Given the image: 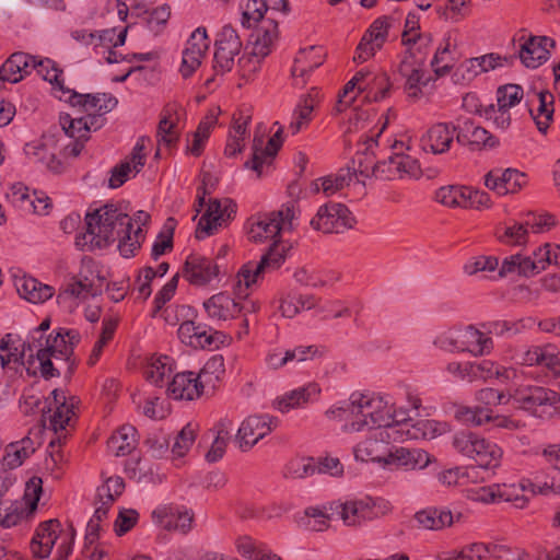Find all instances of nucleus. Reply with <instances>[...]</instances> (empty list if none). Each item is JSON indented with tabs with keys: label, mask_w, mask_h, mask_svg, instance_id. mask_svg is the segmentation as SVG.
Instances as JSON below:
<instances>
[{
	"label": "nucleus",
	"mask_w": 560,
	"mask_h": 560,
	"mask_svg": "<svg viewBox=\"0 0 560 560\" xmlns=\"http://www.w3.org/2000/svg\"><path fill=\"white\" fill-rule=\"evenodd\" d=\"M523 97V88L517 84H506L500 86L497 91V102L499 108H511L520 103Z\"/></svg>",
	"instance_id": "obj_53"
},
{
	"label": "nucleus",
	"mask_w": 560,
	"mask_h": 560,
	"mask_svg": "<svg viewBox=\"0 0 560 560\" xmlns=\"http://www.w3.org/2000/svg\"><path fill=\"white\" fill-rule=\"evenodd\" d=\"M453 125L446 122L434 124L421 138L422 148L433 154L446 152L454 139Z\"/></svg>",
	"instance_id": "obj_30"
},
{
	"label": "nucleus",
	"mask_w": 560,
	"mask_h": 560,
	"mask_svg": "<svg viewBox=\"0 0 560 560\" xmlns=\"http://www.w3.org/2000/svg\"><path fill=\"white\" fill-rule=\"evenodd\" d=\"M476 474H477L476 467H467V468L455 467V468H451V469L442 471L439 475V480L443 485L452 486V485L463 483V480L465 478H467V479L474 478Z\"/></svg>",
	"instance_id": "obj_60"
},
{
	"label": "nucleus",
	"mask_w": 560,
	"mask_h": 560,
	"mask_svg": "<svg viewBox=\"0 0 560 560\" xmlns=\"http://www.w3.org/2000/svg\"><path fill=\"white\" fill-rule=\"evenodd\" d=\"M497 238L506 245H523L527 242V228L523 223L514 222L510 226H498Z\"/></svg>",
	"instance_id": "obj_45"
},
{
	"label": "nucleus",
	"mask_w": 560,
	"mask_h": 560,
	"mask_svg": "<svg viewBox=\"0 0 560 560\" xmlns=\"http://www.w3.org/2000/svg\"><path fill=\"white\" fill-rule=\"evenodd\" d=\"M453 446L462 455L472 459L481 468H495L500 465L502 450L493 442L469 431L454 435Z\"/></svg>",
	"instance_id": "obj_4"
},
{
	"label": "nucleus",
	"mask_w": 560,
	"mask_h": 560,
	"mask_svg": "<svg viewBox=\"0 0 560 560\" xmlns=\"http://www.w3.org/2000/svg\"><path fill=\"white\" fill-rule=\"evenodd\" d=\"M34 70L37 71V73L49 83L57 86L59 90H61L63 93H67V90L63 88L62 82L59 80L60 74L62 73V70H60L57 67V63L52 61L49 58L45 59H37L35 57V61L33 62Z\"/></svg>",
	"instance_id": "obj_46"
},
{
	"label": "nucleus",
	"mask_w": 560,
	"mask_h": 560,
	"mask_svg": "<svg viewBox=\"0 0 560 560\" xmlns=\"http://www.w3.org/2000/svg\"><path fill=\"white\" fill-rule=\"evenodd\" d=\"M214 70L217 72H229L234 65V57L242 49V42L236 31L231 25H225L215 42Z\"/></svg>",
	"instance_id": "obj_14"
},
{
	"label": "nucleus",
	"mask_w": 560,
	"mask_h": 560,
	"mask_svg": "<svg viewBox=\"0 0 560 560\" xmlns=\"http://www.w3.org/2000/svg\"><path fill=\"white\" fill-rule=\"evenodd\" d=\"M35 358L39 363L40 375L45 380L60 376L61 369H66V366L59 363V361L54 363L52 359H55V355L51 352L45 351L43 348L37 351Z\"/></svg>",
	"instance_id": "obj_50"
},
{
	"label": "nucleus",
	"mask_w": 560,
	"mask_h": 560,
	"mask_svg": "<svg viewBox=\"0 0 560 560\" xmlns=\"http://www.w3.org/2000/svg\"><path fill=\"white\" fill-rule=\"evenodd\" d=\"M522 363L547 368L560 381V357L555 345L532 346L522 355Z\"/></svg>",
	"instance_id": "obj_22"
},
{
	"label": "nucleus",
	"mask_w": 560,
	"mask_h": 560,
	"mask_svg": "<svg viewBox=\"0 0 560 560\" xmlns=\"http://www.w3.org/2000/svg\"><path fill=\"white\" fill-rule=\"evenodd\" d=\"M125 482L121 477H110L97 489V500L110 504L122 493Z\"/></svg>",
	"instance_id": "obj_49"
},
{
	"label": "nucleus",
	"mask_w": 560,
	"mask_h": 560,
	"mask_svg": "<svg viewBox=\"0 0 560 560\" xmlns=\"http://www.w3.org/2000/svg\"><path fill=\"white\" fill-rule=\"evenodd\" d=\"M152 520L155 525L168 532L178 530L186 534L191 529L194 514L173 505H163L152 512Z\"/></svg>",
	"instance_id": "obj_20"
},
{
	"label": "nucleus",
	"mask_w": 560,
	"mask_h": 560,
	"mask_svg": "<svg viewBox=\"0 0 560 560\" xmlns=\"http://www.w3.org/2000/svg\"><path fill=\"white\" fill-rule=\"evenodd\" d=\"M351 415H361L362 418L345 424V431L359 432L364 428H389L392 424L385 421L380 412L382 399L370 397L369 395L353 393L350 397Z\"/></svg>",
	"instance_id": "obj_6"
},
{
	"label": "nucleus",
	"mask_w": 560,
	"mask_h": 560,
	"mask_svg": "<svg viewBox=\"0 0 560 560\" xmlns=\"http://www.w3.org/2000/svg\"><path fill=\"white\" fill-rule=\"evenodd\" d=\"M467 369L471 374V381L475 378H483L487 380L489 377H492L495 375L497 377H500L506 373L504 370L501 372L498 366H495L490 361H482L480 363H469L467 362Z\"/></svg>",
	"instance_id": "obj_62"
},
{
	"label": "nucleus",
	"mask_w": 560,
	"mask_h": 560,
	"mask_svg": "<svg viewBox=\"0 0 560 560\" xmlns=\"http://www.w3.org/2000/svg\"><path fill=\"white\" fill-rule=\"evenodd\" d=\"M177 334L182 342L195 349H217L226 339V335L222 331L195 320L182 323Z\"/></svg>",
	"instance_id": "obj_10"
},
{
	"label": "nucleus",
	"mask_w": 560,
	"mask_h": 560,
	"mask_svg": "<svg viewBox=\"0 0 560 560\" xmlns=\"http://www.w3.org/2000/svg\"><path fill=\"white\" fill-rule=\"evenodd\" d=\"M264 138L262 136L255 135L253 139V154L252 159L246 161L244 166L246 168H250L257 173V176L260 177L262 173V166L267 164V155H265V148H262Z\"/></svg>",
	"instance_id": "obj_56"
},
{
	"label": "nucleus",
	"mask_w": 560,
	"mask_h": 560,
	"mask_svg": "<svg viewBox=\"0 0 560 560\" xmlns=\"http://www.w3.org/2000/svg\"><path fill=\"white\" fill-rule=\"evenodd\" d=\"M139 513L133 509H122L114 524V530L117 536L128 533L138 522Z\"/></svg>",
	"instance_id": "obj_63"
},
{
	"label": "nucleus",
	"mask_w": 560,
	"mask_h": 560,
	"mask_svg": "<svg viewBox=\"0 0 560 560\" xmlns=\"http://www.w3.org/2000/svg\"><path fill=\"white\" fill-rule=\"evenodd\" d=\"M353 176L350 167L340 168L337 174L320 178L322 190L326 196H331L348 186Z\"/></svg>",
	"instance_id": "obj_47"
},
{
	"label": "nucleus",
	"mask_w": 560,
	"mask_h": 560,
	"mask_svg": "<svg viewBox=\"0 0 560 560\" xmlns=\"http://www.w3.org/2000/svg\"><path fill=\"white\" fill-rule=\"evenodd\" d=\"M278 425V419L268 415L249 416L246 418L236 434L242 451L253 447Z\"/></svg>",
	"instance_id": "obj_13"
},
{
	"label": "nucleus",
	"mask_w": 560,
	"mask_h": 560,
	"mask_svg": "<svg viewBox=\"0 0 560 560\" xmlns=\"http://www.w3.org/2000/svg\"><path fill=\"white\" fill-rule=\"evenodd\" d=\"M70 94L69 103L80 106L84 112L107 114L117 106V98L108 93L81 94L67 89Z\"/></svg>",
	"instance_id": "obj_26"
},
{
	"label": "nucleus",
	"mask_w": 560,
	"mask_h": 560,
	"mask_svg": "<svg viewBox=\"0 0 560 560\" xmlns=\"http://www.w3.org/2000/svg\"><path fill=\"white\" fill-rule=\"evenodd\" d=\"M236 213V203L225 198L210 199L206 212L201 215L195 236L198 240H203L207 236L214 234L218 228L225 225L233 215Z\"/></svg>",
	"instance_id": "obj_9"
},
{
	"label": "nucleus",
	"mask_w": 560,
	"mask_h": 560,
	"mask_svg": "<svg viewBox=\"0 0 560 560\" xmlns=\"http://www.w3.org/2000/svg\"><path fill=\"white\" fill-rule=\"evenodd\" d=\"M203 388L197 374L194 372H183L174 375L168 383L167 394L177 400H194L202 394Z\"/></svg>",
	"instance_id": "obj_25"
},
{
	"label": "nucleus",
	"mask_w": 560,
	"mask_h": 560,
	"mask_svg": "<svg viewBox=\"0 0 560 560\" xmlns=\"http://www.w3.org/2000/svg\"><path fill=\"white\" fill-rule=\"evenodd\" d=\"M462 513L456 516L447 509L428 508L415 514V521L418 528L440 530L446 526H451L455 521L462 518Z\"/></svg>",
	"instance_id": "obj_31"
},
{
	"label": "nucleus",
	"mask_w": 560,
	"mask_h": 560,
	"mask_svg": "<svg viewBox=\"0 0 560 560\" xmlns=\"http://www.w3.org/2000/svg\"><path fill=\"white\" fill-rule=\"evenodd\" d=\"M267 10L266 0H248L243 11L242 25L248 28L252 27L253 24L258 23L264 18Z\"/></svg>",
	"instance_id": "obj_55"
},
{
	"label": "nucleus",
	"mask_w": 560,
	"mask_h": 560,
	"mask_svg": "<svg viewBox=\"0 0 560 560\" xmlns=\"http://www.w3.org/2000/svg\"><path fill=\"white\" fill-rule=\"evenodd\" d=\"M419 164L409 155L399 152L392 153L387 159L377 161L372 167V177L382 180H393L404 175L417 176Z\"/></svg>",
	"instance_id": "obj_12"
},
{
	"label": "nucleus",
	"mask_w": 560,
	"mask_h": 560,
	"mask_svg": "<svg viewBox=\"0 0 560 560\" xmlns=\"http://www.w3.org/2000/svg\"><path fill=\"white\" fill-rule=\"evenodd\" d=\"M264 58L265 57L255 55L254 50H252L250 54L243 55L238 59L240 77L245 81L252 80L254 75L259 71Z\"/></svg>",
	"instance_id": "obj_59"
},
{
	"label": "nucleus",
	"mask_w": 560,
	"mask_h": 560,
	"mask_svg": "<svg viewBox=\"0 0 560 560\" xmlns=\"http://www.w3.org/2000/svg\"><path fill=\"white\" fill-rule=\"evenodd\" d=\"M355 223L357 220L348 207L334 202L320 206L316 215L311 220V226L325 234L343 233L353 229Z\"/></svg>",
	"instance_id": "obj_8"
},
{
	"label": "nucleus",
	"mask_w": 560,
	"mask_h": 560,
	"mask_svg": "<svg viewBox=\"0 0 560 560\" xmlns=\"http://www.w3.org/2000/svg\"><path fill=\"white\" fill-rule=\"evenodd\" d=\"M455 418L466 424L480 427L487 423H491L493 419V412L488 407H458L455 411Z\"/></svg>",
	"instance_id": "obj_40"
},
{
	"label": "nucleus",
	"mask_w": 560,
	"mask_h": 560,
	"mask_svg": "<svg viewBox=\"0 0 560 560\" xmlns=\"http://www.w3.org/2000/svg\"><path fill=\"white\" fill-rule=\"evenodd\" d=\"M499 260L493 256H479L464 266V271L469 275H476L479 271H493L498 268Z\"/></svg>",
	"instance_id": "obj_64"
},
{
	"label": "nucleus",
	"mask_w": 560,
	"mask_h": 560,
	"mask_svg": "<svg viewBox=\"0 0 560 560\" xmlns=\"http://www.w3.org/2000/svg\"><path fill=\"white\" fill-rule=\"evenodd\" d=\"M392 89L389 75L377 72L371 75L365 85L360 86V92H365V98L370 102H381L390 95Z\"/></svg>",
	"instance_id": "obj_36"
},
{
	"label": "nucleus",
	"mask_w": 560,
	"mask_h": 560,
	"mask_svg": "<svg viewBox=\"0 0 560 560\" xmlns=\"http://www.w3.org/2000/svg\"><path fill=\"white\" fill-rule=\"evenodd\" d=\"M196 439V431L191 424L185 425L177 434L175 442L172 446V453L177 457H183L187 454Z\"/></svg>",
	"instance_id": "obj_57"
},
{
	"label": "nucleus",
	"mask_w": 560,
	"mask_h": 560,
	"mask_svg": "<svg viewBox=\"0 0 560 560\" xmlns=\"http://www.w3.org/2000/svg\"><path fill=\"white\" fill-rule=\"evenodd\" d=\"M60 528L61 524L57 518L42 522L38 525L31 541V550L34 557L38 559H45L49 557L56 540L58 539Z\"/></svg>",
	"instance_id": "obj_23"
},
{
	"label": "nucleus",
	"mask_w": 560,
	"mask_h": 560,
	"mask_svg": "<svg viewBox=\"0 0 560 560\" xmlns=\"http://www.w3.org/2000/svg\"><path fill=\"white\" fill-rule=\"evenodd\" d=\"M132 219L114 205H105L85 215V233L75 238L81 249L104 248L118 241V249L126 257L135 256L140 248L144 234L141 228L132 230Z\"/></svg>",
	"instance_id": "obj_1"
},
{
	"label": "nucleus",
	"mask_w": 560,
	"mask_h": 560,
	"mask_svg": "<svg viewBox=\"0 0 560 560\" xmlns=\"http://www.w3.org/2000/svg\"><path fill=\"white\" fill-rule=\"evenodd\" d=\"M59 122L65 133L72 139H84L89 140V135H85L86 129L85 120L80 118H72L69 114H61Z\"/></svg>",
	"instance_id": "obj_54"
},
{
	"label": "nucleus",
	"mask_w": 560,
	"mask_h": 560,
	"mask_svg": "<svg viewBox=\"0 0 560 560\" xmlns=\"http://www.w3.org/2000/svg\"><path fill=\"white\" fill-rule=\"evenodd\" d=\"M445 342L453 350L467 351L475 355H482L492 349V340L474 326L456 330L445 338Z\"/></svg>",
	"instance_id": "obj_15"
},
{
	"label": "nucleus",
	"mask_w": 560,
	"mask_h": 560,
	"mask_svg": "<svg viewBox=\"0 0 560 560\" xmlns=\"http://www.w3.org/2000/svg\"><path fill=\"white\" fill-rule=\"evenodd\" d=\"M314 475V457H294L287 463L283 469V477L287 479H303Z\"/></svg>",
	"instance_id": "obj_42"
},
{
	"label": "nucleus",
	"mask_w": 560,
	"mask_h": 560,
	"mask_svg": "<svg viewBox=\"0 0 560 560\" xmlns=\"http://www.w3.org/2000/svg\"><path fill=\"white\" fill-rule=\"evenodd\" d=\"M11 334H7L0 341V364L4 369L11 363L24 364V357L27 349L22 345V349L13 346Z\"/></svg>",
	"instance_id": "obj_43"
},
{
	"label": "nucleus",
	"mask_w": 560,
	"mask_h": 560,
	"mask_svg": "<svg viewBox=\"0 0 560 560\" xmlns=\"http://www.w3.org/2000/svg\"><path fill=\"white\" fill-rule=\"evenodd\" d=\"M167 360L168 357L154 360L144 371L145 378L154 385L162 386L166 372H171V369L167 368Z\"/></svg>",
	"instance_id": "obj_61"
},
{
	"label": "nucleus",
	"mask_w": 560,
	"mask_h": 560,
	"mask_svg": "<svg viewBox=\"0 0 560 560\" xmlns=\"http://www.w3.org/2000/svg\"><path fill=\"white\" fill-rule=\"evenodd\" d=\"M435 200L446 207L465 208V206H466V187L465 186L441 187L435 192Z\"/></svg>",
	"instance_id": "obj_44"
},
{
	"label": "nucleus",
	"mask_w": 560,
	"mask_h": 560,
	"mask_svg": "<svg viewBox=\"0 0 560 560\" xmlns=\"http://www.w3.org/2000/svg\"><path fill=\"white\" fill-rule=\"evenodd\" d=\"M526 184V174L516 168H494L488 172L485 176L486 187L501 196L515 194Z\"/></svg>",
	"instance_id": "obj_18"
},
{
	"label": "nucleus",
	"mask_w": 560,
	"mask_h": 560,
	"mask_svg": "<svg viewBox=\"0 0 560 560\" xmlns=\"http://www.w3.org/2000/svg\"><path fill=\"white\" fill-rule=\"evenodd\" d=\"M79 404L75 396L68 398L62 389L56 388L46 398L43 408V417L49 413V428L57 434L56 441L52 440L49 446L54 447L56 443L61 444V440L66 439V428L70 424L71 419L75 416L74 409Z\"/></svg>",
	"instance_id": "obj_5"
},
{
	"label": "nucleus",
	"mask_w": 560,
	"mask_h": 560,
	"mask_svg": "<svg viewBox=\"0 0 560 560\" xmlns=\"http://www.w3.org/2000/svg\"><path fill=\"white\" fill-rule=\"evenodd\" d=\"M96 504L98 505L96 506L93 516L89 521L86 528L85 540L89 544H93L98 538L101 523L107 517L108 511L112 506L110 504H105V502L98 500Z\"/></svg>",
	"instance_id": "obj_52"
},
{
	"label": "nucleus",
	"mask_w": 560,
	"mask_h": 560,
	"mask_svg": "<svg viewBox=\"0 0 560 560\" xmlns=\"http://www.w3.org/2000/svg\"><path fill=\"white\" fill-rule=\"evenodd\" d=\"M330 515L327 508L323 509L310 506L305 509L304 516L300 521V525L307 530L324 532L329 527Z\"/></svg>",
	"instance_id": "obj_41"
},
{
	"label": "nucleus",
	"mask_w": 560,
	"mask_h": 560,
	"mask_svg": "<svg viewBox=\"0 0 560 560\" xmlns=\"http://www.w3.org/2000/svg\"><path fill=\"white\" fill-rule=\"evenodd\" d=\"M513 399L520 408L536 413L539 407L557 405L560 401V395L550 388L528 386L518 389Z\"/></svg>",
	"instance_id": "obj_19"
},
{
	"label": "nucleus",
	"mask_w": 560,
	"mask_h": 560,
	"mask_svg": "<svg viewBox=\"0 0 560 560\" xmlns=\"http://www.w3.org/2000/svg\"><path fill=\"white\" fill-rule=\"evenodd\" d=\"M469 0H446L444 7L438 8V13L445 20L458 21L468 14Z\"/></svg>",
	"instance_id": "obj_58"
},
{
	"label": "nucleus",
	"mask_w": 560,
	"mask_h": 560,
	"mask_svg": "<svg viewBox=\"0 0 560 560\" xmlns=\"http://www.w3.org/2000/svg\"><path fill=\"white\" fill-rule=\"evenodd\" d=\"M175 105H167L162 112L161 119L158 125V141L166 147L174 145L179 140V133L176 130L177 118L172 119V115L176 114Z\"/></svg>",
	"instance_id": "obj_35"
},
{
	"label": "nucleus",
	"mask_w": 560,
	"mask_h": 560,
	"mask_svg": "<svg viewBox=\"0 0 560 560\" xmlns=\"http://www.w3.org/2000/svg\"><path fill=\"white\" fill-rule=\"evenodd\" d=\"M254 37L253 50L255 55L260 57H267L271 49V45L278 37V24L273 20H268L266 25L260 26L256 30Z\"/></svg>",
	"instance_id": "obj_37"
},
{
	"label": "nucleus",
	"mask_w": 560,
	"mask_h": 560,
	"mask_svg": "<svg viewBox=\"0 0 560 560\" xmlns=\"http://www.w3.org/2000/svg\"><path fill=\"white\" fill-rule=\"evenodd\" d=\"M281 213H259L249 219L248 238L254 243H265L269 240L272 244L261 256L258 262L248 261L237 272L236 295L246 299L247 290L262 279L268 272L279 269L285 260L287 248L279 240L281 232L278 224Z\"/></svg>",
	"instance_id": "obj_2"
},
{
	"label": "nucleus",
	"mask_w": 560,
	"mask_h": 560,
	"mask_svg": "<svg viewBox=\"0 0 560 560\" xmlns=\"http://www.w3.org/2000/svg\"><path fill=\"white\" fill-rule=\"evenodd\" d=\"M14 284L20 296L34 304L44 303L55 294L52 287L42 283L33 277L15 278Z\"/></svg>",
	"instance_id": "obj_32"
},
{
	"label": "nucleus",
	"mask_w": 560,
	"mask_h": 560,
	"mask_svg": "<svg viewBox=\"0 0 560 560\" xmlns=\"http://www.w3.org/2000/svg\"><path fill=\"white\" fill-rule=\"evenodd\" d=\"M70 295L73 298H88L89 295L95 296L96 290L94 289L93 281L86 276L79 273L74 277L70 283L67 284L66 289L58 295Z\"/></svg>",
	"instance_id": "obj_48"
},
{
	"label": "nucleus",
	"mask_w": 560,
	"mask_h": 560,
	"mask_svg": "<svg viewBox=\"0 0 560 560\" xmlns=\"http://www.w3.org/2000/svg\"><path fill=\"white\" fill-rule=\"evenodd\" d=\"M392 510L388 500L369 495L346 502H332L329 505V511L336 512L347 526H361L389 514Z\"/></svg>",
	"instance_id": "obj_3"
},
{
	"label": "nucleus",
	"mask_w": 560,
	"mask_h": 560,
	"mask_svg": "<svg viewBox=\"0 0 560 560\" xmlns=\"http://www.w3.org/2000/svg\"><path fill=\"white\" fill-rule=\"evenodd\" d=\"M225 373L224 359L222 355L215 354L211 357L197 374L203 387L215 388Z\"/></svg>",
	"instance_id": "obj_39"
},
{
	"label": "nucleus",
	"mask_w": 560,
	"mask_h": 560,
	"mask_svg": "<svg viewBox=\"0 0 560 560\" xmlns=\"http://www.w3.org/2000/svg\"><path fill=\"white\" fill-rule=\"evenodd\" d=\"M537 98L539 102L538 108L536 110L530 109L529 112L537 129L546 135L555 112L553 95L547 91H541L537 94Z\"/></svg>",
	"instance_id": "obj_38"
},
{
	"label": "nucleus",
	"mask_w": 560,
	"mask_h": 560,
	"mask_svg": "<svg viewBox=\"0 0 560 560\" xmlns=\"http://www.w3.org/2000/svg\"><path fill=\"white\" fill-rule=\"evenodd\" d=\"M136 435L135 427L122 425L108 439L107 447L115 456H126L136 448Z\"/></svg>",
	"instance_id": "obj_34"
},
{
	"label": "nucleus",
	"mask_w": 560,
	"mask_h": 560,
	"mask_svg": "<svg viewBox=\"0 0 560 560\" xmlns=\"http://www.w3.org/2000/svg\"><path fill=\"white\" fill-rule=\"evenodd\" d=\"M203 307L211 319L228 320L242 313L245 305H241L229 294L221 292L206 300Z\"/></svg>",
	"instance_id": "obj_29"
},
{
	"label": "nucleus",
	"mask_w": 560,
	"mask_h": 560,
	"mask_svg": "<svg viewBox=\"0 0 560 560\" xmlns=\"http://www.w3.org/2000/svg\"><path fill=\"white\" fill-rule=\"evenodd\" d=\"M521 33L517 38L520 42L517 56L526 68L536 69L549 59V47H555L556 43L547 36L529 35L526 37L524 30Z\"/></svg>",
	"instance_id": "obj_11"
},
{
	"label": "nucleus",
	"mask_w": 560,
	"mask_h": 560,
	"mask_svg": "<svg viewBox=\"0 0 560 560\" xmlns=\"http://www.w3.org/2000/svg\"><path fill=\"white\" fill-rule=\"evenodd\" d=\"M320 388L317 384L311 383L304 387L293 389L283 397L275 401V407L281 412H287L292 408L301 407L318 396Z\"/></svg>",
	"instance_id": "obj_33"
},
{
	"label": "nucleus",
	"mask_w": 560,
	"mask_h": 560,
	"mask_svg": "<svg viewBox=\"0 0 560 560\" xmlns=\"http://www.w3.org/2000/svg\"><path fill=\"white\" fill-rule=\"evenodd\" d=\"M453 131H456V141L468 145L471 150H479L482 147L493 148L498 144V140L488 130L476 126L470 119L453 127Z\"/></svg>",
	"instance_id": "obj_21"
},
{
	"label": "nucleus",
	"mask_w": 560,
	"mask_h": 560,
	"mask_svg": "<svg viewBox=\"0 0 560 560\" xmlns=\"http://www.w3.org/2000/svg\"><path fill=\"white\" fill-rule=\"evenodd\" d=\"M389 23L387 18L375 20L361 38L353 57L354 62H363L375 55L387 39Z\"/></svg>",
	"instance_id": "obj_17"
},
{
	"label": "nucleus",
	"mask_w": 560,
	"mask_h": 560,
	"mask_svg": "<svg viewBox=\"0 0 560 560\" xmlns=\"http://www.w3.org/2000/svg\"><path fill=\"white\" fill-rule=\"evenodd\" d=\"M220 267L211 258L192 253L187 256L183 277L192 285L205 287L219 276Z\"/></svg>",
	"instance_id": "obj_16"
},
{
	"label": "nucleus",
	"mask_w": 560,
	"mask_h": 560,
	"mask_svg": "<svg viewBox=\"0 0 560 560\" xmlns=\"http://www.w3.org/2000/svg\"><path fill=\"white\" fill-rule=\"evenodd\" d=\"M35 56L23 51L13 52L0 67V81L18 83L34 70Z\"/></svg>",
	"instance_id": "obj_24"
},
{
	"label": "nucleus",
	"mask_w": 560,
	"mask_h": 560,
	"mask_svg": "<svg viewBox=\"0 0 560 560\" xmlns=\"http://www.w3.org/2000/svg\"><path fill=\"white\" fill-rule=\"evenodd\" d=\"M116 327H117V322H115L113 319H104L103 320L102 334H101L98 340L95 342V345L92 349V352L89 357V360H88L89 365H94L98 361L104 347L107 345V342L109 340H112L114 332L116 330Z\"/></svg>",
	"instance_id": "obj_51"
},
{
	"label": "nucleus",
	"mask_w": 560,
	"mask_h": 560,
	"mask_svg": "<svg viewBox=\"0 0 560 560\" xmlns=\"http://www.w3.org/2000/svg\"><path fill=\"white\" fill-rule=\"evenodd\" d=\"M42 480L33 478L28 483L26 491H32L33 499L28 502L27 510L22 502L11 501L4 498L7 487L3 480H0V525L2 527H12L21 522L24 516L34 513L37 508V502L42 493Z\"/></svg>",
	"instance_id": "obj_7"
},
{
	"label": "nucleus",
	"mask_w": 560,
	"mask_h": 560,
	"mask_svg": "<svg viewBox=\"0 0 560 560\" xmlns=\"http://www.w3.org/2000/svg\"><path fill=\"white\" fill-rule=\"evenodd\" d=\"M44 349L51 352L55 355V360L66 366L65 375L70 378L75 371L78 360L72 354V348L65 341L61 328L46 337Z\"/></svg>",
	"instance_id": "obj_27"
},
{
	"label": "nucleus",
	"mask_w": 560,
	"mask_h": 560,
	"mask_svg": "<svg viewBox=\"0 0 560 560\" xmlns=\"http://www.w3.org/2000/svg\"><path fill=\"white\" fill-rule=\"evenodd\" d=\"M392 438V433L388 431H378L370 436L369 439L360 442L354 448V456L357 459L362 462H383L387 456L386 453V440Z\"/></svg>",
	"instance_id": "obj_28"
}]
</instances>
